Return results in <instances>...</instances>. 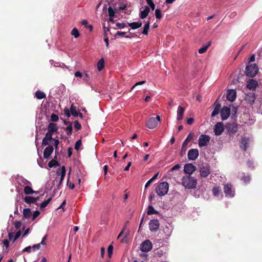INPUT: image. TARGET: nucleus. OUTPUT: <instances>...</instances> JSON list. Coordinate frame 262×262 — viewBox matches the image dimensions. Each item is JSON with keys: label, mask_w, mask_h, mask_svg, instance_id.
Wrapping results in <instances>:
<instances>
[{"label": "nucleus", "mask_w": 262, "mask_h": 262, "mask_svg": "<svg viewBox=\"0 0 262 262\" xmlns=\"http://www.w3.org/2000/svg\"><path fill=\"white\" fill-rule=\"evenodd\" d=\"M182 184L188 189L195 188L197 184L196 179L190 176H186L182 179Z\"/></svg>", "instance_id": "1"}, {"label": "nucleus", "mask_w": 262, "mask_h": 262, "mask_svg": "<svg viewBox=\"0 0 262 262\" xmlns=\"http://www.w3.org/2000/svg\"><path fill=\"white\" fill-rule=\"evenodd\" d=\"M258 68L255 64H248L246 68V75L249 77H254L257 74Z\"/></svg>", "instance_id": "2"}, {"label": "nucleus", "mask_w": 262, "mask_h": 262, "mask_svg": "<svg viewBox=\"0 0 262 262\" xmlns=\"http://www.w3.org/2000/svg\"><path fill=\"white\" fill-rule=\"evenodd\" d=\"M168 188V183L166 182H163L157 186L156 191L159 196H164L167 193Z\"/></svg>", "instance_id": "3"}, {"label": "nucleus", "mask_w": 262, "mask_h": 262, "mask_svg": "<svg viewBox=\"0 0 262 262\" xmlns=\"http://www.w3.org/2000/svg\"><path fill=\"white\" fill-rule=\"evenodd\" d=\"M161 119L159 116L156 117L150 118L146 122V126L149 129L156 128L160 122Z\"/></svg>", "instance_id": "4"}, {"label": "nucleus", "mask_w": 262, "mask_h": 262, "mask_svg": "<svg viewBox=\"0 0 262 262\" xmlns=\"http://www.w3.org/2000/svg\"><path fill=\"white\" fill-rule=\"evenodd\" d=\"M224 192L227 197L233 198L235 195V189L230 183H227L224 185Z\"/></svg>", "instance_id": "5"}, {"label": "nucleus", "mask_w": 262, "mask_h": 262, "mask_svg": "<svg viewBox=\"0 0 262 262\" xmlns=\"http://www.w3.org/2000/svg\"><path fill=\"white\" fill-rule=\"evenodd\" d=\"M226 128L230 135H234L238 131V125L235 122H229L227 124Z\"/></svg>", "instance_id": "6"}, {"label": "nucleus", "mask_w": 262, "mask_h": 262, "mask_svg": "<svg viewBox=\"0 0 262 262\" xmlns=\"http://www.w3.org/2000/svg\"><path fill=\"white\" fill-rule=\"evenodd\" d=\"M126 226H124L122 230L120 232L117 236V239L119 238L121 236H123L121 240V243H127L128 241V235L129 234V230H126Z\"/></svg>", "instance_id": "7"}, {"label": "nucleus", "mask_w": 262, "mask_h": 262, "mask_svg": "<svg viewBox=\"0 0 262 262\" xmlns=\"http://www.w3.org/2000/svg\"><path fill=\"white\" fill-rule=\"evenodd\" d=\"M126 226H124L122 230L120 232L117 236V239L119 238L121 236H123L121 240V243H127L128 241V235L129 234V230H126Z\"/></svg>", "instance_id": "8"}, {"label": "nucleus", "mask_w": 262, "mask_h": 262, "mask_svg": "<svg viewBox=\"0 0 262 262\" xmlns=\"http://www.w3.org/2000/svg\"><path fill=\"white\" fill-rule=\"evenodd\" d=\"M126 226H124L122 230L120 232L117 236V239L119 238L121 236H123L121 240V243H127L128 241V235L129 234V230H126Z\"/></svg>", "instance_id": "9"}, {"label": "nucleus", "mask_w": 262, "mask_h": 262, "mask_svg": "<svg viewBox=\"0 0 262 262\" xmlns=\"http://www.w3.org/2000/svg\"><path fill=\"white\" fill-rule=\"evenodd\" d=\"M152 248V243L149 239H146L140 245V250L144 252L150 251Z\"/></svg>", "instance_id": "10"}, {"label": "nucleus", "mask_w": 262, "mask_h": 262, "mask_svg": "<svg viewBox=\"0 0 262 262\" xmlns=\"http://www.w3.org/2000/svg\"><path fill=\"white\" fill-rule=\"evenodd\" d=\"M210 138L208 135L202 134L199 138L198 144L200 147L206 146L210 141Z\"/></svg>", "instance_id": "11"}, {"label": "nucleus", "mask_w": 262, "mask_h": 262, "mask_svg": "<svg viewBox=\"0 0 262 262\" xmlns=\"http://www.w3.org/2000/svg\"><path fill=\"white\" fill-rule=\"evenodd\" d=\"M160 226V224L158 220L153 219L150 220L149 223V228L151 232H157Z\"/></svg>", "instance_id": "12"}, {"label": "nucleus", "mask_w": 262, "mask_h": 262, "mask_svg": "<svg viewBox=\"0 0 262 262\" xmlns=\"http://www.w3.org/2000/svg\"><path fill=\"white\" fill-rule=\"evenodd\" d=\"M187 156L189 160H195L199 156V150L196 148L191 149L188 151Z\"/></svg>", "instance_id": "13"}, {"label": "nucleus", "mask_w": 262, "mask_h": 262, "mask_svg": "<svg viewBox=\"0 0 262 262\" xmlns=\"http://www.w3.org/2000/svg\"><path fill=\"white\" fill-rule=\"evenodd\" d=\"M250 139L249 137H242L241 140L240 147L244 151H246L247 148L249 147Z\"/></svg>", "instance_id": "14"}, {"label": "nucleus", "mask_w": 262, "mask_h": 262, "mask_svg": "<svg viewBox=\"0 0 262 262\" xmlns=\"http://www.w3.org/2000/svg\"><path fill=\"white\" fill-rule=\"evenodd\" d=\"M196 170V167L191 163H188L185 165L184 171L185 173L190 176Z\"/></svg>", "instance_id": "15"}, {"label": "nucleus", "mask_w": 262, "mask_h": 262, "mask_svg": "<svg viewBox=\"0 0 262 262\" xmlns=\"http://www.w3.org/2000/svg\"><path fill=\"white\" fill-rule=\"evenodd\" d=\"M224 130V127L222 122H217L214 126V132L216 136L221 135Z\"/></svg>", "instance_id": "16"}, {"label": "nucleus", "mask_w": 262, "mask_h": 262, "mask_svg": "<svg viewBox=\"0 0 262 262\" xmlns=\"http://www.w3.org/2000/svg\"><path fill=\"white\" fill-rule=\"evenodd\" d=\"M230 115V108L224 106L221 111V116L223 120H226Z\"/></svg>", "instance_id": "17"}, {"label": "nucleus", "mask_w": 262, "mask_h": 262, "mask_svg": "<svg viewBox=\"0 0 262 262\" xmlns=\"http://www.w3.org/2000/svg\"><path fill=\"white\" fill-rule=\"evenodd\" d=\"M256 98V96L254 93L250 92L247 94L245 97V100L250 104H253Z\"/></svg>", "instance_id": "18"}, {"label": "nucleus", "mask_w": 262, "mask_h": 262, "mask_svg": "<svg viewBox=\"0 0 262 262\" xmlns=\"http://www.w3.org/2000/svg\"><path fill=\"white\" fill-rule=\"evenodd\" d=\"M200 176L202 178H206L210 173V169L209 166H203L200 170Z\"/></svg>", "instance_id": "19"}, {"label": "nucleus", "mask_w": 262, "mask_h": 262, "mask_svg": "<svg viewBox=\"0 0 262 262\" xmlns=\"http://www.w3.org/2000/svg\"><path fill=\"white\" fill-rule=\"evenodd\" d=\"M236 97V92L234 90H230L227 94V99L231 102L235 100Z\"/></svg>", "instance_id": "20"}, {"label": "nucleus", "mask_w": 262, "mask_h": 262, "mask_svg": "<svg viewBox=\"0 0 262 262\" xmlns=\"http://www.w3.org/2000/svg\"><path fill=\"white\" fill-rule=\"evenodd\" d=\"M53 147L52 145H48L43 151V157L45 159H48L53 152Z\"/></svg>", "instance_id": "21"}, {"label": "nucleus", "mask_w": 262, "mask_h": 262, "mask_svg": "<svg viewBox=\"0 0 262 262\" xmlns=\"http://www.w3.org/2000/svg\"><path fill=\"white\" fill-rule=\"evenodd\" d=\"M192 138V136L190 134L188 135V136H187L186 139L183 142V144H182V147L181 151V155H182L183 152H184V153L185 152V151H186V150L187 149V146L188 143L191 140Z\"/></svg>", "instance_id": "22"}, {"label": "nucleus", "mask_w": 262, "mask_h": 262, "mask_svg": "<svg viewBox=\"0 0 262 262\" xmlns=\"http://www.w3.org/2000/svg\"><path fill=\"white\" fill-rule=\"evenodd\" d=\"M53 139L54 138H53L52 136H50V135L46 134L45 137L43 138L42 141V146L49 145V144L52 141H53Z\"/></svg>", "instance_id": "23"}, {"label": "nucleus", "mask_w": 262, "mask_h": 262, "mask_svg": "<svg viewBox=\"0 0 262 262\" xmlns=\"http://www.w3.org/2000/svg\"><path fill=\"white\" fill-rule=\"evenodd\" d=\"M258 86V83L256 81L253 79H250L247 83V88L249 90H254Z\"/></svg>", "instance_id": "24"}, {"label": "nucleus", "mask_w": 262, "mask_h": 262, "mask_svg": "<svg viewBox=\"0 0 262 262\" xmlns=\"http://www.w3.org/2000/svg\"><path fill=\"white\" fill-rule=\"evenodd\" d=\"M185 108L181 106H179L177 111V120H181L183 118V115L185 112Z\"/></svg>", "instance_id": "25"}, {"label": "nucleus", "mask_w": 262, "mask_h": 262, "mask_svg": "<svg viewBox=\"0 0 262 262\" xmlns=\"http://www.w3.org/2000/svg\"><path fill=\"white\" fill-rule=\"evenodd\" d=\"M150 12V8L148 6H145L144 10L141 11L140 13V17L141 19H144L146 18Z\"/></svg>", "instance_id": "26"}, {"label": "nucleus", "mask_w": 262, "mask_h": 262, "mask_svg": "<svg viewBox=\"0 0 262 262\" xmlns=\"http://www.w3.org/2000/svg\"><path fill=\"white\" fill-rule=\"evenodd\" d=\"M142 24L141 21L128 23V26H129L132 29H136L139 28L142 26Z\"/></svg>", "instance_id": "27"}, {"label": "nucleus", "mask_w": 262, "mask_h": 262, "mask_svg": "<svg viewBox=\"0 0 262 262\" xmlns=\"http://www.w3.org/2000/svg\"><path fill=\"white\" fill-rule=\"evenodd\" d=\"M32 215V212L30 208H25L23 210V217L29 219Z\"/></svg>", "instance_id": "28"}, {"label": "nucleus", "mask_w": 262, "mask_h": 262, "mask_svg": "<svg viewBox=\"0 0 262 262\" xmlns=\"http://www.w3.org/2000/svg\"><path fill=\"white\" fill-rule=\"evenodd\" d=\"M147 214L148 215L157 214H159V212L156 210L152 206L150 205L148 207Z\"/></svg>", "instance_id": "29"}, {"label": "nucleus", "mask_w": 262, "mask_h": 262, "mask_svg": "<svg viewBox=\"0 0 262 262\" xmlns=\"http://www.w3.org/2000/svg\"><path fill=\"white\" fill-rule=\"evenodd\" d=\"M35 97L38 99H42L46 98V95L43 92L38 90L35 92Z\"/></svg>", "instance_id": "30"}, {"label": "nucleus", "mask_w": 262, "mask_h": 262, "mask_svg": "<svg viewBox=\"0 0 262 262\" xmlns=\"http://www.w3.org/2000/svg\"><path fill=\"white\" fill-rule=\"evenodd\" d=\"M56 156H55L54 159L51 160L48 163V166L50 168L57 166L59 165V163L55 160Z\"/></svg>", "instance_id": "31"}, {"label": "nucleus", "mask_w": 262, "mask_h": 262, "mask_svg": "<svg viewBox=\"0 0 262 262\" xmlns=\"http://www.w3.org/2000/svg\"><path fill=\"white\" fill-rule=\"evenodd\" d=\"M25 202L27 204L35 203L36 199H35L34 197L33 196H26L24 198Z\"/></svg>", "instance_id": "32"}, {"label": "nucleus", "mask_w": 262, "mask_h": 262, "mask_svg": "<svg viewBox=\"0 0 262 262\" xmlns=\"http://www.w3.org/2000/svg\"><path fill=\"white\" fill-rule=\"evenodd\" d=\"M104 67V60L101 58L97 63V69L99 71H101Z\"/></svg>", "instance_id": "33"}, {"label": "nucleus", "mask_w": 262, "mask_h": 262, "mask_svg": "<svg viewBox=\"0 0 262 262\" xmlns=\"http://www.w3.org/2000/svg\"><path fill=\"white\" fill-rule=\"evenodd\" d=\"M24 192L26 194H31L34 193L35 191H34L30 186H26L24 188Z\"/></svg>", "instance_id": "34"}, {"label": "nucleus", "mask_w": 262, "mask_h": 262, "mask_svg": "<svg viewBox=\"0 0 262 262\" xmlns=\"http://www.w3.org/2000/svg\"><path fill=\"white\" fill-rule=\"evenodd\" d=\"M210 45H211V41H208V42H207V44L206 46H204V47H202L201 48H200V49L199 50V51H198L199 53L200 54H203V53H204L206 52V51H207V49L209 48V47Z\"/></svg>", "instance_id": "35"}, {"label": "nucleus", "mask_w": 262, "mask_h": 262, "mask_svg": "<svg viewBox=\"0 0 262 262\" xmlns=\"http://www.w3.org/2000/svg\"><path fill=\"white\" fill-rule=\"evenodd\" d=\"M212 193L214 196H217L221 193V189L220 187H214L213 188Z\"/></svg>", "instance_id": "36"}, {"label": "nucleus", "mask_w": 262, "mask_h": 262, "mask_svg": "<svg viewBox=\"0 0 262 262\" xmlns=\"http://www.w3.org/2000/svg\"><path fill=\"white\" fill-rule=\"evenodd\" d=\"M70 112L71 114L74 117L78 116V112L76 111V107L72 104L70 107Z\"/></svg>", "instance_id": "37"}, {"label": "nucleus", "mask_w": 262, "mask_h": 262, "mask_svg": "<svg viewBox=\"0 0 262 262\" xmlns=\"http://www.w3.org/2000/svg\"><path fill=\"white\" fill-rule=\"evenodd\" d=\"M150 26V21H148L145 25H144L143 30L142 31V33L144 35H147L148 32V30L149 29Z\"/></svg>", "instance_id": "38"}, {"label": "nucleus", "mask_w": 262, "mask_h": 262, "mask_svg": "<svg viewBox=\"0 0 262 262\" xmlns=\"http://www.w3.org/2000/svg\"><path fill=\"white\" fill-rule=\"evenodd\" d=\"M52 198H50L47 200L44 201L43 202H42L40 205V208L41 209H43L45 208L51 201Z\"/></svg>", "instance_id": "39"}, {"label": "nucleus", "mask_w": 262, "mask_h": 262, "mask_svg": "<svg viewBox=\"0 0 262 262\" xmlns=\"http://www.w3.org/2000/svg\"><path fill=\"white\" fill-rule=\"evenodd\" d=\"M48 128H50L51 130H53L56 132L58 130V127L56 124L54 123H50L48 125Z\"/></svg>", "instance_id": "40"}, {"label": "nucleus", "mask_w": 262, "mask_h": 262, "mask_svg": "<svg viewBox=\"0 0 262 262\" xmlns=\"http://www.w3.org/2000/svg\"><path fill=\"white\" fill-rule=\"evenodd\" d=\"M71 34L73 35L76 38H78L80 35L78 29L76 28H74L72 29L71 31Z\"/></svg>", "instance_id": "41"}, {"label": "nucleus", "mask_w": 262, "mask_h": 262, "mask_svg": "<svg viewBox=\"0 0 262 262\" xmlns=\"http://www.w3.org/2000/svg\"><path fill=\"white\" fill-rule=\"evenodd\" d=\"M113 249H114V247L112 245H109V246L107 248V254H108V256L110 258H111L112 256Z\"/></svg>", "instance_id": "42"}, {"label": "nucleus", "mask_w": 262, "mask_h": 262, "mask_svg": "<svg viewBox=\"0 0 262 262\" xmlns=\"http://www.w3.org/2000/svg\"><path fill=\"white\" fill-rule=\"evenodd\" d=\"M65 130L67 132V134L68 136H70L72 133V124H70L67 127L65 128Z\"/></svg>", "instance_id": "43"}, {"label": "nucleus", "mask_w": 262, "mask_h": 262, "mask_svg": "<svg viewBox=\"0 0 262 262\" xmlns=\"http://www.w3.org/2000/svg\"><path fill=\"white\" fill-rule=\"evenodd\" d=\"M66 167L64 166H62L61 167V173H60V178H61V180H63V179L65 177V176H66Z\"/></svg>", "instance_id": "44"}, {"label": "nucleus", "mask_w": 262, "mask_h": 262, "mask_svg": "<svg viewBox=\"0 0 262 262\" xmlns=\"http://www.w3.org/2000/svg\"><path fill=\"white\" fill-rule=\"evenodd\" d=\"M155 15H156L157 19H160L162 18V13H161V11L160 9H157L156 10Z\"/></svg>", "instance_id": "45"}, {"label": "nucleus", "mask_w": 262, "mask_h": 262, "mask_svg": "<svg viewBox=\"0 0 262 262\" xmlns=\"http://www.w3.org/2000/svg\"><path fill=\"white\" fill-rule=\"evenodd\" d=\"M147 4L150 6L151 9L154 10L155 8V5L152 0H145Z\"/></svg>", "instance_id": "46"}, {"label": "nucleus", "mask_w": 262, "mask_h": 262, "mask_svg": "<svg viewBox=\"0 0 262 262\" xmlns=\"http://www.w3.org/2000/svg\"><path fill=\"white\" fill-rule=\"evenodd\" d=\"M74 127L76 130H78L81 128V125L78 121H74Z\"/></svg>", "instance_id": "47"}, {"label": "nucleus", "mask_w": 262, "mask_h": 262, "mask_svg": "<svg viewBox=\"0 0 262 262\" xmlns=\"http://www.w3.org/2000/svg\"><path fill=\"white\" fill-rule=\"evenodd\" d=\"M58 119L59 118L58 115L56 114H52L51 116V120L53 122L57 121L58 120Z\"/></svg>", "instance_id": "48"}, {"label": "nucleus", "mask_w": 262, "mask_h": 262, "mask_svg": "<svg viewBox=\"0 0 262 262\" xmlns=\"http://www.w3.org/2000/svg\"><path fill=\"white\" fill-rule=\"evenodd\" d=\"M108 13L110 17H113L115 15V11L111 7H108Z\"/></svg>", "instance_id": "49"}, {"label": "nucleus", "mask_w": 262, "mask_h": 262, "mask_svg": "<svg viewBox=\"0 0 262 262\" xmlns=\"http://www.w3.org/2000/svg\"><path fill=\"white\" fill-rule=\"evenodd\" d=\"M81 145V140H78L75 143V149L78 150L79 149L80 146Z\"/></svg>", "instance_id": "50"}, {"label": "nucleus", "mask_w": 262, "mask_h": 262, "mask_svg": "<svg viewBox=\"0 0 262 262\" xmlns=\"http://www.w3.org/2000/svg\"><path fill=\"white\" fill-rule=\"evenodd\" d=\"M40 214V212L38 210H36L32 214V221H34L36 217H37Z\"/></svg>", "instance_id": "51"}, {"label": "nucleus", "mask_w": 262, "mask_h": 262, "mask_svg": "<svg viewBox=\"0 0 262 262\" xmlns=\"http://www.w3.org/2000/svg\"><path fill=\"white\" fill-rule=\"evenodd\" d=\"M242 180L245 183H249L250 181V177L249 176H244Z\"/></svg>", "instance_id": "52"}, {"label": "nucleus", "mask_w": 262, "mask_h": 262, "mask_svg": "<svg viewBox=\"0 0 262 262\" xmlns=\"http://www.w3.org/2000/svg\"><path fill=\"white\" fill-rule=\"evenodd\" d=\"M116 26L117 27V28H118V29H123L125 27V24L124 23H117L116 24Z\"/></svg>", "instance_id": "53"}, {"label": "nucleus", "mask_w": 262, "mask_h": 262, "mask_svg": "<svg viewBox=\"0 0 262 262\" xmlns=\"http://www.w3.org/2000/svg\"><path fill=\"white\" fill-rule=\"evenodd\" d=\"M14 226H15V228L16 229H18L20 228V227H21V222L16 221L14 222Z\"/></svg>", "instance_id": "54"}, {"label": "nucleus", "mask_w": 262, "mask_h": 262, "mask_svg": "<svg viewBox=\"0 0 262 262\" xmlns=\"http://www.w3.org/2000/svg\"><path fill=\"white\" fill-rule=\"evenodd\" d=\"M181 168V166L180 164H176L173 166L170 169V171H173L174 170H178Z\"/></svg>", "instance_id": "55"}, {"label": "nucleus", "mask_w": 262, "mask_h": 262, "mask_svg": "<svg viewBox=\"0 0 262 262\" xmlns=\"http://www.w3.org/2000/svg\"><path fill=\"white\" fill-rule=\"evenodd\" d=\"M145 82H146L145 81H140V82H138L136 83L133 85V86L132 87V89H135L138 85L143 84L145 83Z\"/></svg>", "instance_id": "56"}, {"label": "nucleus", "mask_w": 262, "mask_h": 262, "mask_svg": "<svg viewBox=\"0 0 262 262\" xmlns=\"http://www.w3.org/2000/svg\"><path fill=\"white\" fill-rule=\"evenodd\" d=\"M20 235H21V231H17L14 236V238L13 241V242H14L17 238H18L19 237V236H20Z\"/></svg>", "instance_id": "57"}, {"label": "nucleus", "mask_w": 262, "mask_h": 262, "mask_svg": "<svg viewBox=\"0 0 262 262\" xmlns=\"http://www.w3.org/2000/svg\"><path fill=\"white\" fill-rule=\"evenodd\" d=\"M64 114L65 115L68 117H70V116H71V114H70V111H69V110L66 107L64 110Z\"/></svg>", "instance_id": "58"}, {"label": "nucleus", "mask_w": 262, "mask_h": 262, "mask_svg": "<svg viewBox=\"0 0 262 262\" xmlns=\"http://www.w3.org/2000/svg\"><path fill=\"white\" fill-rule=\"evenodd\" d=\"M219 112H220L219 110L214 108V110L211 114V117H214V116H215L216 115H217L219 113Z\"/></svg>", "instance_id": "59"}, {"label": "nucleus", "mask_w": 262, "mask_h": 262, "mask_svg": "<svg viewBox=\"0 0 262 262\" xmlns=\"http://www.w3.org/2000/svg\"><path fill=\"white\" fill-rule=\"evenodd\" d=\"M53 141H54L53 145L55 146V149L56 150L58 148L59 141L57 139H54Z\"/></svg>", "instance_id": "60"}, {"label": "nucleus", "mask_w": 262, "mask_h": 262, "mask_svg": "<svg viewBox=\"0 0 262 262\" xmlns=\"http://www.w3.org/2000/svg\"><path fill=\"white\" fill-rule=\"evenodd\" d=\"M67 185H68L69 188H70L71 189H74L75 187V185L73 183H71V182L69 183V177L68 178V179Z\"/></svg>", "instance_id": "61"}, {"label": "nucleus", "mask_w": 262, "mask_h": 262, "mask_svg": "<svg viewBox=\"0 0 262 262\" xmlns=\"http://www.w3.org/2000/svg\"><path fill=\"white\" fill-rule=\"evenodd\" d=\"M126 34V32H120V31H118L117 32V33L115 34V36L116 37L118 35H119V36H123L125 35V34Z\"/></svg>", "instance_id": "62"}, {"label": "nucleus", "mask_w": 262, "mask_h": 262, "mask_svg": "<svg viewBox=\"0 0 262 262\" xmlns=\"http://www.w3.org/2000/svg\"><path fill=\"white\" fill-rule=\"evenodd\" d=\"M105 248L103 247H101L100 249V255H101V257L102 258L104 257V256L105 254Z\"/></svg>", "instance_id": "63"}, {"label": "nucleus", "mask_w": 262, "mask_h": 262, "mask_svg": "<svg viewBox=\"0 0 262 262\" xmlns=\"http://www.w3.org/2000/svg\"><path fill=\"white\" fill-rule=\"evenodd\" d=\"M32 247L31 246H28L24 248L23 250V252H27L28 253L31 252Z\"/></svg>", "instance_id": "64"}]
</instances>
